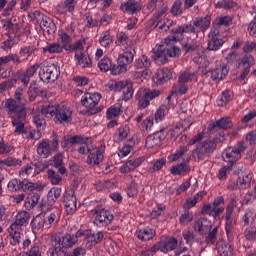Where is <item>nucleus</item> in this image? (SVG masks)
<instances>
[{
    "label": "nucleus",
    "instance_id": "obj_4",
    "mask_svg": "<svg viewBox=\"0 0 256 256\" xmlns=\"http://www.w3.org/2000/svg\"><path fill=\"white\" fill-rule=\"evenodd\" d=\"M99 101H101V94L94 93H85L81 99V105L85 107L88 115H97V113H101L103 111V106L99 105Z\"/></svg>",
    "mask_w": 256,
    "mask_h": 256
},
{
    "label": "nucleus",
    "instance_id": "obj_51",
    "mask_svg": "<svg viewBox=\"0 0 256 256\" xmlns=\"http://www.w3.org/2000/svg\"><path fill=\"white\" fill-rule=\"evenodd\" d=\"M237 5V3L233 2V0H221L218 2L215 7L216 9H233Z\"/></svg>",
    "mask_w": 256,
    "mask_h": 256
},
{
    "label": "nucleus",
    "instance_id": "obj_48",
    "mask_svg": "<svg viewBox=\"0 0 256 256\" xmlns=\"http://www.w3.org/2000/svg\"><path fill=\"white\" fill-rule=\"evenodd\" d=\"M231 101V92L226 90L222 93L220 99L217 100L218 107H225Z\"/></svg>",
    "mask_w": 256,
    "mask_h": 256
},
{
    "label": "nucleus",
    "instance_id": "obj_14",
    "mask_svg": "<svg viewBox=\"0 0 256 256\" xmlns=\"http://www.w3.org/2000/svg\"><path fill=\"white\" fill-rule=\"evenodd\" d=\"M134 67L138 71L136 72L135 75H137L138 77H146L147 75H149V68L151 67V59H149L147 55H142L135 60Z\"/></svg>",
    "mask_w": 256,
    "mask_h": 256
},
{
    "label": "nucleus",
    "instance_id": "obj_60",
    "mask_svg": "<svg viewBox=\"0 0 256 256\" xmlns=\"http://www.w3.org/2000/svg\"><path fill=\"white\" fill-rule=\"evenodd\" d=\"M44 51L45 52L48 51V53H61V51H63V48L61 44L52 43V44H49L47 47H45Z\"/></svg>",
    "mask_w": 256,
    "mask_h": 256
},
{
    "label": "nucleus",
    "instance_id": "obj_27",
    "mask_svg": "<svg viewBox=\"0 0 256 256\" xmlns=\"http://www.w3.org/2000/svg\"><path fill=\"white\" fill-rule=\"evenodd\" d=\"M30 216L27 211H21L16 215L15 222L12 223L10 226H12V229L18 228L21 229L23 225L27 224V221H29Z\"/></svg>",
    "mask_w": 256,
    "mask_h": 256
},
{
    "label": "nucleus",
    "instance_id": "obj_18",
    "mask_svg": "<svg viewBox=\"0 0 256 256\" xmlns=\"http://www.w3.org/2000/svg\"><path fill=\"white\" fill-rule=\"evenodd\" d=\"M163 129H160V131H157L146 138V147L147 149H153L154 147H157V145H161V141L165 139V134H163Z\"/></svg>",
    "mask_w": 256,
    "mask_h": 256
},
{
    "label": "nucleus",
    "instance_id": "obj_47",
    "mask_svg": "<svg viewBox=\"0 0 256 256\" xmlns=\"http://www.w3.org/2000/svg\"><path fill=\"white\" fill-rule=\"evenodd\" d=\"M209 233L205 237V243L207 245H215V242L217 241V231H219V227H214L212 230H208Z\"/></svg>",
    "mask_w": 256,
    "mask_h": 256
},
{
    "label": "nucleus",
    "instance_id": "obj_42",
    "mask_svg": "<svg viewBox=\"0 0 256 256\" xmlns=\"http://www.w3.org/2000/svg\"><path fill=\"white\" fill-rule=\"evenodd\" d=\"M19 231H21V228H12V226L8 228V233L12 237V240H10L11 245H19L21 239V232Z\"/></svg>",
    "mask_w": 256,
    "mask_h": 256
},
{
    "label": "nucleus",
    "instance_id": "obj_21",
    "mask_svg": "<svg viewBox=\"0 0 256 256\" xmlns=\"http://www.w3.org/2000/svg\"><path fill=\"white\" fill-rule=\"evenodd\" d=\"M210 221L207 218H199L194 222L193 229L195 233H199L204 237V235H207V231H211V225Z\"/></svg>",
    "mask_w": 256,
    "mask_h": 256
},
{
    "label": "nucleus",
    "instance_id": "obj_22",
    "mask_svg": "<svg viewBox=\"0 0 256 256\" xmlns=\"http://www.w3.org/2000/svg\"><path fill=\"white\" fill-rule=\"evenodd\" d=\"M120 9L128 13V15H135V13H139V11H141V4L135 0H128L120 6Z\"/></svg>",
    "mask_w": 256,
    "mask_h": 256
},
{
    "label": "nucleus",
    "instance_id": "obj_46",
    "mask_svg": "<svg viewBox=\"0 0 256 256\" xmlns=\"http://www.w3.org/2000/svg\"><path fill=\"white\" fill-rule=\"evenodd\" d=\"M182 51H184L186 55L189 53H199V44H197V42H185L182 44Z\"/></svg>",
    "mask_w": 256,
    "mask_h": 256
},
{
    "label": "nucleus",
    "instance_id": "obj_32",
    "mask_svg": "<svg viewBox=\"0 0 256 256\" xmlns=\"http://www.w3.org/2000/svg\"><path fill=\"white\" fill-rule=\"evenodd\" d=\"M172 35H179V37H181L182 35V39H183V33H195V25H191V24H184L182 26H178L176 28H173L171 30Z\"/></svg>",
    "mask_w": 256,
    "mask_h": 256
},
{
    "label": "nucleus",
    "instance_id": "obj_9",
    "mask_svg": "<svg viewBox=\"0 0 256 256\" xmlns=\"http://www.w3.org/2000/svg\"><path fill=\"white\" fill-rule=\"evenodd\" d=\"M87 143L88 141H86L82 144V146L79 147L78 153H80V155H87V153H90L87 158L88 165H99V163L103 161V152H101V150L99 149L91 152V148Z\"/></svg>",
    "mask_w": 256,
    "mask_h": 256
},
{
    "label": "nucleus",
    "instance_id": "obj_45",
    "mask_svg": "<svg viewBox=\"0 0 256 256\" xmlns=\"http://www.w3.org/2000/svg\"><path fill=\"white\" fill-rule=\"evenodd\" d=\"M59 37L61 39L62 49H65V51H71V36H69L67 32H61L59 34Z\"/></svg>",
    "mask_w": 256,
    "mask_h": 256
},
{
    "label": "nucleus",
    "instance_id": "obj_24",
    "mask_svg": "<svg viewBox=\"0 0 256 256\" xmlns=\"http://www.w3.org/2000/svg\"><path fill=\"white\" fill-rule=\"evenodd\" d=\"M229 74V67L227 65L220 66L211 71L212 81H221Z\"/></svg>",
    "mask_w": 256,
    "mask_h": 256
},
{
    "label": "nucleus",
    "instance_id": "obj_49",
    "mask_svg": "<svg viewBox=\"0 0 256 256\" xmlns=\"http://www.w3.org/2000/svg\"><path fill=\"white\" fill-rule=\"evenodd\" d=\"M98 67L100 71H103L104 73H107V71L111 70L113 67V63L111 62V59L109 58H103L99 63Z\"/></svg>",
    "mask_w": 256,
    "mask_h": 256
},
{
    "label": "nucleus",
    "instance_id": "obj_6",
    "mask_svg": "<svg viewBox=\"0 0 256 256\" xmlns=\"http://www.w3.org/2000/svg\"><path fill=\"white\" fill-rule=\"evenodd\" d=\"M31 18L39 23L40 28L44 34L47 33L48 35H55V31H57V25H55V22H53L51 18L39 11L33 12L31 14Z\"/></svg>",
    "mask_w": 256,
    "mask_h": 256
},
{
    "label": "nucleus",
    "instance_id": "obj_56",
    "mask_svg": "<svg viewBox=\"0 0 256 256\" xmlns=\"http://www.w3.org/2000/svg\"><path fill=\"white\" fill-rule=\"evenodd\" d=\"M19 55L22 58V61H27L31 55H33V48L31 46H26L21 48L19 51Z\"/></svg>",
    "mask_w": 256,
    "mask_h": 256
},
{
    "label": "nucleus",
    "instance_id": "obj_54",
    "mask_svg": "<svg viewBox=\"0 0 256 256\" xmlns=\"http://www.w3.org/2000/svg\"><path fill=\"white\" fill-rule=\"evenodd\" d=\"M110 71L112 75H121V73H125L127 71V67L122 63H119V60H117V64H114Z\"/></svg>",
    "mask_w": 256,
    "mask_h": 256
},
{
    "label": "nucleus",
    "instance_id": "obj_13",
    "mask_svg": "<svg viewBox=\"0 0 256 256\" xmlns=\"http://www.w3.org/2000/svg\"><path fill=\"white\" fill-rule=\"evenodd\" d=\"M237 205V200L232 199L230 203L226 206V212L224 215L225 223V231L228 237L233 236V210Z\"/></svg>",
    "mask_w": 256,
    "mask_h": 256
},
{
    "label": "nucleus",
    "instance_id": "obj_2",
    "mask_svg": "<svg viewBox=\"0 0 256 256\" xmlns=\"http://www.w3.org/2000/svg\"><path fill=\"white\" fill-rule=\"evenodd\" d=\"M39 67H41V65L36 63L27 68L26 71L18 70L16 73H14L11 80H7L0 84V89H11V87H15L17 81H21L24 87H27V85H29V81H31V77L37 73V69H39Z\"/></svg>",
    "mask_w": 256,
    "mask_h": 256
},
{
    "label": "nucleus",
    "instance_id": "obj_41",
    "mask_svg": "<svg viewBox=\"0 0 256 256\" xmlns=\"http://www.w3.org/2000/svg\"><path fill=\"white\" fill-rule=\"evenodd\" d=\"M170 171L172 175H181L182 173H189V171H191V166L187 165L185 162H181L180 164L173 166Z\"/></svg>",
    "mask_w": 256,
    "mask_h": 256
},
{
    "label": "nucleus",
    "instance_id": "obj_55",
    "mask_svg": "<svg viewBox=\"0 0 256 256\" xmlns=\"http://www.w3.org/2000/svg\"><path fill=\"white\" fill-rule=\"evenodd\" d=\"M182 237L186 241L187 245H193L195 243V233L190 230H185L182 232Z\"/></svg>",
    "mask_w": 256,
    "mask_h": 256
},
{
    "label": "nucleus",
    "instance_id": "obj_17",
    "mask_svg": "<svg viewBox=\"0 0 256 256\" xmlns=\"http://www.w3.org/2000/svg\"><path fill=\"white\" fill-rule=\"evenodd\" d=\"M239 65H242L243 71L240 75L241 81H245L247 79V75L251 72V67L255 65V58L252 55L246 54L242 59Z\"/></svg>",
    "mask_w": 256,
    "mask_h": 256
},
{
    "label": "nucleus",
    "instance_id": "obj_43",
    "mask_svg": "<svg viewBox=\"0 0 256 256\" xmlns=\"http://www.w3.org/2000/svg\"><path fill=\"white\" fill-rule=\"evenodd\" d=\"M177 41H183V36H179L178 34H172V36H168L167 38H165L164 46L168 49H173V47H177L175 46V43H177Z\"/></svg>",
    "mask_w": 256,
    "mask_h": 256
},
{
    "label": "nucleus",
    "instance_id": "obj_33",
    "mask_svg": "<svg viewBox=\"0 0 256 256\" xmlns=\"http://www.w3.org/2000/svg\"><path fill=\"white\" fill-rule=\"evenodd\" d=\"M252 180L253 176H251V174L239 176L236 181V187H238V189H249Z\"/></svg>",
    "mask_w": 256,
    "mask_h": 256
},
{
    "label": "nucleus",
    "instance_id": "obj_64",
    "mask_svg": "<svg viewBox=\"0 0 256 256\" xmlns=\"http://www.w3.org/2000/svg\"><path fill=\"white\" fill-rule=\"evenodd\" d=\"M23 256H41V246L39 244H34V246L26 253L22 254Z\"/></svg>",
    "mask_w": 256,
    "mask_h": 256
},
{
    "label": "nucleus",
    "instance_id": "obj_25",
    "mask_svg": "<svg viewBox=\"0 0 256 256\" xmlns=\"http://www.w3.org/2000/svg\"><path fill=\"white\" fill-rule=\"evenodd\" d=\"M63 199L67 211L71 213L77 209V197L75 196V192L66 193Z\"/></svg>",
    "mask_w": 256,
    "mask_h": 256
},
{
    "label": "nucleus",
    "instance_id": "obj_11",
    "mask_svg": "<svg viewBox=\"0 0 256 256\" xmlns=\"http://www.w3.org/2000/svg\"><path fill=\"white\" fill-rule=\"evenodd\" d=\"M71 115H73V111L71 108L65 105H56V112L54 114V122L63 124V123H71Z\"/></svg>",
    "mask_w": 256,
    "mask_h": 256
},
{
    "label": "nucleus",
    "instance_id": "obj_23",
    "mask_svg": "<svg viewBox=\"0 0 256 256\" xmlns=\"http://www.w3.org/2000/svg\"><path fill=\"white\" fill-rule=\"evenodd\" d=\"M216 249L220 256H233V247L224 240H218Z\"/></svg>",
    "mask_w": 256,
    "mask_h": 256
},
{
    "label": "nucleus",
    "instance_id": "obj_3",
    "mask_svg": "<svg viewBox=\"0 0 256 256\" xmlns=\"http://www.w3.org/2000/svg\"><path fill=\"white\" fill-rule=\"evenodd\" d=\"M154 61L157 65H165L169 63V57H179L181 49L179 47L167 48L165 44L157 45L153 49Z\"/></svg>",
    "mask_w": 256,
    "mask_h": 256
},
{
    "label": "nucleus",
    "instance_id": "obj_15",
    "mask_svg": "<svg viewBox=\"0 0 256 256\" xmlns=\"http://www.w3.org/2000/svg\"><path fill=\"white\" fill-rule=\"evenodd\" d=\"M231 127H233V122L231 121V119L229 117H222L218 121L212 124H209L207 129L209 133H217L219 129L227 130V129H231Z\"/></svg>",
    "mask_w": 256,
    "mask_h": 256
},
{
    "label": "nucleus",
    "instance_id": "obj_34",
    "mask_svg": "<svg viewBox=\"0 0 256 256\" xmlns=\"http://www.w3.org/2000/svg\"><path fill=\"white\" fill-rule=\"evenodd\" d=\"M39 199H41V194L39 193H34L26 197L24 207L29 211H31V209H35V207H37V204L39 203Z\"/></svg>",
    "mask_w": 256,
    "mask_h": 256
},
{
    "label": "nucleus",
    "instance_id": "obj_7",
    "mask_svg": "<svg viewBox=\"0 0 256 256\" xmlns=\"http://www.w3.org/2000/svg\"><path fill=\"white\" fill-rule=\"evenodd\" d=\"M217 148L211 139L203 140L198 144L196 149L192 151V157L198 161H203L205 157H209L211 153H214Z\"/></svg>",
    "mask_w": 256,
    "mask_h": 256
},
{
    "label": "nucleus",
    "instance_id": "obj_63",
    "mask_svg": "<svg viewBox=\"0 0 256 256\" xmlns=\"http://www.w3.org/2000/svg\"><path fill=\"white\" fill-rule=\"evenodd\" d=\"M51 256H69V253H67V248L59 245L53 249Z\"/></svg>",
    "mask_w": 256,
    "mask_h": 256
},
{
    "label": "nucleus",
    "instance_id": "obj_58",
    "mask_svg": "<svg viewBox=\"0 0 256 256\" xmlns=\"http://www.w3.org/2000/svg\"><path fill=\"white\" fill-rule=\"evenodd\" d=\"M111 43H113V38L111 37V34L109 33V31H105L103 33L102 38L100 39V45L102 47H109Z\"/></svg>",
    "mask_w": 256,
    "mask_h": 256
},
{
    "label": "nucleus",
    "instance_id": "obj_31",
    "mask_svg": "<svg viewBox=\"0 0 256 256\" xmlns=\"http://www.w3.org/2000/svg\"><path fill=\"white\" fill-rule=\"evenodd\" d=\"M103 237L104 235L101 231L95 234L93 231L88 230L86 234V241L87 243H90V245L95 246V245H99V243L103 241Z\"/></svg>",
    "mask_w": 256,
    "mask_h": 256
},
{
    "label": "nucleus",
    "instance_id": "obj_28",
    "mask_svg": "<svg viewBox=\"0 0 256 256\" xmlns=\"http://www.w3.org/2000/svg\"><path fill=\"white\" fill-rule=\"evenodd\" d=\"M191 127V123H189V120L184 119L180 121L176 126L170 131V137L177 138L179 137V134L182 133L181 129L185 131V129H189Z\"/></svg>",
    "mask_w": 256,
    "mask_h": 256
},
{
    "label": "nucleus",
    "instance_id": "obj_62",
    "mask_svg": "<svg viewBox=\"0 0 256 256\" xmlns=\"http://www.w3.org/2000/svg\"><path fill=\"white\" fill-rule=\"evenodd\" d=\"M21 183H22L21 189L24 192L33 191L34 189H37V185H35V183H32L27 179L22 180Z\"/></svg>",
    "mask_w": 256,
    "mask_h": 256
},
{
    "label": "nucleus",
    "instance_id": "obj_57",
    "mask_svg": "<svg viewBox=\"0 0 256 256\" xmlns=\"http://www.w3.org/2000/svg\"><path fill=\"white\" fill-rule=\"evenodd\" d=\"M22 181L19 180V179H12L9 181L8 183V189L9 191L11 192H14V191H21V187H22Z\"/></svg>",
    "mask_w": 256,
    "mask_h": 256
},
{
    "label": "nucleus",
    "instance_id": "obj_44",
    "mask_svg": "<svg viewBox=\"0 0 256 256\" xmlns=\"http://www.w3.org/2000/svg\"><path fill=\"white\" fill-rule=\"evenodd\" d=\"M193 219V212H190L189 210L184 208L182 214L179 217V223L180 225L186 226L188 223H191Z\"/></svg>",
    "mask_w": 256,
    "mask_h": 256
},
{
    "label": "nucleus",
    "instance_id": "obj_10",
    "mask_svg": "<svg viewBox=\"0 0 256 256\" xmlns=\"http://www.w3.org/2000/svg\"><path fill=\"white\" fill-rule=\"evenodd\" d=\"M91 213L92 215H96L95 221L99 227H107V225H111V221L114 219L113 214L101 206H97Z\"/></svg>",
    "mask_w": 256,
    "mask_h": 256
},
{
    "label": "nucleus",
    "instance_id": "obj_52",
    "mask_svg": "<svg viewBox=\"0 0 256 256\" xmlns=\"http://www.w3.org/2000/svg\"><path fill=\"white\" fill-rule=\"evenodd\" d=\"M57 111V105L53 106V105H45L41 108V113L42 115H44L45 117H53L55 116V112Z\"/></svg>",
    "mask_w": 256,
    "mask_h": 256
},
{
    "label": "nucleus",
    "instance_id": "obj_29",
    "mask_svg": "<svg viewBox=\"0 0 256 256\" xmlns=\"http://www.w3.org/2000/svg\"><path fill=\"white\" fill-rule=\"evenodd\" d=\"M160 242L162 244V253H167L168 251H175V249H177V239L175 237H166Z\"/></svg>",
    "mask_w": 256,
    "mask_h": 256
},
{
    "label": "nucleus",
    "instance_id": "obj_35",
    "mask_svg": "<svg viewBox=\"0 0 256 256\" xmlns=\"http://www.w3.org/2000/svg\"><path fill=\"white\" fill-rule=\"evenodd\" d=\"M37 153L43 159H47L48 156L51 155V145L49 142L43 140L37 147Z\"/></svg>",
    "mask_w": 256,
    "mask_h": 256
},
{
    "label": "nucleus",
    "instance_id": "obj_12",
    "mask_svg": "<svg viewBox=\"0 0 256 256\" xmlns=\"http://www.w3.org/2000/svg\"><path fill=\"white\" fill-rule=\"evenodd\" d=\"M113 91H122L123 93V100L129 101L131 97H133V83L130 80L118 81L115 82L112 86Z\"/></svg>",
    "mask_w": 256,
    "mask_h": 256
},
{
    "label": "nucleus",
    "instance_id": "obj_26",
    "mask_svg": "<svg viewBox=\"0 0 256 256\" xmlns=\"http://www.w3.org/2000/svg\"><path fill=\"white\" fill-rule=\"evenodd\" d=\"M203 135L204 133H198L196 136H194L189 142L187 146H180L179 149L176 151V153H178V155L180 157H183L185 155V153H187L189 151V147H191V145H195L196 143H199V141L203 140Z\"/></svg>",
    "mask_w": 256,
    "mask_h": 256
},
{
    "label": "nucleus",
    "instance_id": "obj_8",
    "mask_svg": "<svg viewBox=\"0 0 256 256\" xmlns=\"http://www.w3.org/2000/svg\"><path fill=\"white\" fill-rule=\"evenodd\" d=\"M59 75H61V72H59V68L55 64L43 65L39 72V77L43 83H55Z\"/></svg>",
    "mask_w": 256,
    "mask_h": 256
},
{
    "label": "nucleus",
    "instance_id": "obj_16",
    "mask_svg": "<svg viewBox=\"0 0 256 256\" xmlns=\"http://www.w3.org/2000/svg\"><path fill=\"white\" fill-rule=\"evenodd\" d=\"M173 77V73L169 68H162L157 70V72L153 76V81L156 85H165L167 81H171Z\"/></svg>",
    "mask_w": 256,
    "mask_h": 256
},
{
    "label": "nucleus",
    "instance_id": "obj_37",
    "mask_svg": "<svg viewBox=\"0 0 256 256\" xmlns=\"http://www.w3.org/2000/svg\"><path fill=\"white\" fill-rule=\"evenodd\" d=\"M75 57L78 61V65L82 66L83 69L91 67V58L87 54H85V52H81L78 50V52L75 53Z\"/></svg>",
    "mask_w": 256,
    "mask_h": 256
},
{
    "label": "nucleus",
    "instance_id": "obj_20",
    "mask_svg": "<svg viewBox=\"0 0 256 256\" xmlns=\"http://www.w3.org/2000/svg\"><path fill=\"white\" fill-rule=\"evenodd\" d=\"M223 39H219L217 36V31H212L208 35V51H219L223 47Z\"/></svg>",
    "mask_w": 256,
    "mask_h": 256
},
{
    "label": "nucleus",
    "instance_id": "obj_39",
    "mask_svg": "<svg viewBox=\"0 0 256 256\" xmlns=\"http://www.w3.org/2000/svg\"><path fill=\"white\" fill-rule=\"evenodd\" d=\"M134 57H135V50L126 51L123 54L119 55L118 63H121L122 65L127 67V65H131V63H133Z\"/></svg>",
    "mask_w": 256,
    "mask_h": 256
},
{
    "label": "nucleus",
    "instance_id": "obj_1",
    "mask_svg": "<svg viewBox=\"0 0 256 256\" xmlns=\"http://www.w3.org/2000/svg\"><path fill=\"white\" fill-rule=\"evenodd\" d=\"M4 107L6 108L8 117L12 119V125L15 128L17 135H25L26 139H33L39 141L41 138V131L39 129L29 131L27 134V128H25V120L27 119V109L24 105H17V102L13 99H8L5 102Z\"/></svg>",
    "mask_w": 256,
    "mask_h": 256
},
{
    "label": "nucleus",
    "instance_id": "obj_30",
    "mask_svg": "<svg viewBox=\"0 0 256 256\" xmlns=\"http://www.w3.org/2000/svg\"><path fill=\"white\" fill-rule=\"evenodd\" d=\"M136 235L140 241H151L157 232L153 228H144L142 230H138Z\"/></svg>",
    "mask_w": 256,
    "mask_h": 256
},
{
    "label": "nucleus",
    "instance_id": "obj_50",
    "mask_svg": "<svg viewBox=\"0 0 256 256\" xmlns=\"http://www.w3.org/2000/svg\"><path fill=\"white\" fill-rule=\"evenodd\" d=\"M86 141H89V138H83L79 135L70 136L67 138V143L70 145H83Z\"/></svg>",
    "mask_w": 256,
    "mask_h": 256
},
{
    "label": "nucleus",
    "instance_id": "obj_19",
    "mask_svg": "<svg viewBox=\"0 0 256 256\" xmlns=\"http://www.w3.org/2000/svg\"><path fill=\"white\" fill-rule=\"evenodd\" d=\"M29 101L33 102L37 97H47V90L41 89V86L33 81L28 89Z\"/></svg>",
    "mask_w": 256,
    "mask_h": 256
},
{
    "label": "nucleus",
    "instance_id": "obj_36",
    "mask_svg": "<svg viewBox=\"0 0 256 256\" xmlns=\"http://www.w3.org/2000/svg\"><path fill=\"white\" fill-rule=\"evenodd\" d=\"M194 27H198L201 31H207L211 26V16L204 18H196L193 22Z\"/></svg>",
    "mask_w": 256,
    "mask_h": 256
},
{
    "label": "nucleus",
    "instance_id": "obj_59",
    "mask_svg": "<svg viewBox=\"0 0 256 256\" xmlns=\"http://www.w3.org/2000/svg\"><path fill=\"white\" fill-rule=\"evenodd\" d=\"M31 227L33 231H40V229H43V227H45V220L41 218H34L31 222Z\"/></svg>",
    "mask_w": 256,
    "mask_h": 256
},
{
    "label": "nucleus",
    "instance_id": "obj_61",
    "mask_svg": "<svg viewBox=\"0 0 256 256\" xmlns=\"http://www.w3.org/2000/svg\"><path fill=\"white\" fill-rule=\"evenodd\" d=\"M150 100L143 91V95L138 98V107L140 109H147L149 107Z\"/></svg>",
    "mask_w": 256,
    "mask_h": 256
},
{
    "label": "nucleus",
    "instance_id": "obj_40",
    "mask_svg": "<svg viewBox=\"0 0 256 256\" xmlns=\"http://www.w3.org/2000/svg\"><path fill=\"white\" fill-rule=\"evenodd\" d=\"M21 163H23L21 160L13 157H8L3 160H0V169H5L6 167H21Z\"/></svg>",
    "mask_w": 256,
    "mask_h": 256
},
{
    "label": "nucleus",
    "instance_id": "obj_53",
    "mask_svg": "<svg viewBox=\"0 0 256 256\" xmlns=\"http://www.w3.org/2000/svg\"><path fill=\"white\" fill-rule=\"evenodd\" d=\"M144 93L148 100L153 101V99H157V97H159L163 93V91L146 88L144 89Z\"/></svg>",
    "mask_w": 256,
    "mask_h": 256
},
{
    "label": "nucleus",
    "instance_id": "obj_38",
    "mask_svg": "<svg viewBox=\"0 0 256 256\" xmlns=\"http://www.w3.org/2000/svg\"><path fill=\"white\" fill-rule=\"evenodd\" d=\"M75 243H77V238H74L73 234H65L61 239H59L60 247H64L65 249L73 247Z\"/></svg>",
    "mask_w": 256,
    "mask_h": 256
},
{
    "label": "nucleus",
    "instance_id": "obj_5",
    "mask_svg": "<svg viewBox=\"0 0 256 256\" xmlns=\"http://www.w3.org/2000/svg\"><path fill=\"white\" fill-rule=\"evenodd\" d=\"M246 149L245 142H238L235 146L226 148L222 153V157L230 167H233L241 159V153H245Z\"/></svg>",
    "mask_w": 256,
    "mask_h": 256
}]
</instances>
